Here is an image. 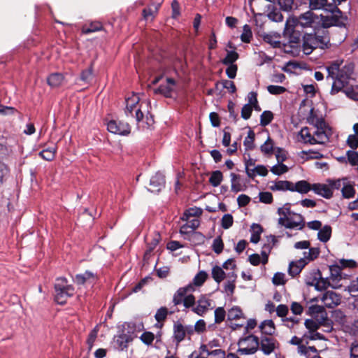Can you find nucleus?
I'll list each match as a JSON object with an SVG mask.
<instances>
[{
    "label": "nucleus",
    "mask_w": 358,
    "mask_h": 358,
    "mask_svg": "<svg viewBox=\"0 0 358 358\" xmlns=\"http://www.w3.org/2000/svg\"><path fill=\"white\" fill-rule=\"evenodd\" d=\"M343 61H334L326 66L328 73L327 79L331 78L333 80L331 94H336L341 92L352 78L354 71V64L348 63L344 65Z\"/></svg>",
    "instance_id": "f257e3e1"
},
{
    "label": "nucleus",
    "mask_w": 358,
    "mask_h": 358,
    "mask_svg": "<svg viewBox=\"0 0 358 358\" xmlns=\"http://www.w3.org/2000/svg\"><path fill=\"white\" fill-rule=\"evenodd\" d=\"M302 41V50L307 55L317 48L324 50L330 46L329 33L324 29H315L313 33L304 34Z\"/></svg>",
    "instance_id": "f03ea898"
},
{
    "label": "nucleus",
    "mask_w": 358,
    "mask_h": 358,
    "mask_svg": "<svg viewBox=\"0 0 358 358\" xmlns=\"http://www.w3.org/2000/svg\"><path fill=\"white\" fill-rule=\"evenodd\" d=\"M324 11L326 15H320L322 29H326L332 26L341 27L345 25L348 18L336 5H329Z\"/></svg>",
    "instance_id": "7ed1b4c3"
},
{
    "label": "nucleus",
    "mask_w": 358,
    "mask_h": 358,
    "mask_svg": "<svg viewBox=\"0 0 358 358\" xmlns=\"http://www.w3.org/2000/svg\"><path fill=\"white\" fill-rule=\"evenodd\" d=\"M55 300L59 304H64L69 297L74 294L75 289L72 285H69L65 278H57L55 284Z\"/></svg>",
    "instance_id": "20e7f679"
},
{
    "label": "nucleus",
    "mask_w": 358,
    "mask_h": 358,
    "mask_svg": "<svg viewBox=\"0 0 358 358\" xmlns=\"http://www.w3.org/2000/svg\"><path fill=\"white\" fill-rule=\"evenodd\" d=\"M309 122L312 124H314L315 128L313 131V135H314V138L315 140V144H325L329 140V135L331 134V130L329 127L327 125L326 122L322 119L316 118L315 120L311 116L309 117Z\"/></svg>",
    "instance_id": "39448f33"
},
{
    "label": "nucleus",
    "mask_w": 358,
    "mask_h": 358,
    "mask_svg": "<svg viewBox=\"0 0 358 358\" xmlns=\"http://www.w3.org/2000/svg\"><path fill=\"white\" fill-rule=\"evenodd\" d=\"M136 324L134 322L126 323L124 325L123 332L115 338V346L119 350H124L127 348L128 343L131 342L136 336L135 330Z\"/></svg>",
    "instance_id": "423d86ee"
},
{
    "label": "nucleus",
    "mask_w": 358,
    "mask_h": 358,
    "mask_svg": "<svg viewBox=\"0 0 358 358\" xmlns=\"http://www.w3.org/2000/svg\"><path fill=\"white\" fill-rule=\"evenodd\" d=\"M356 266V262L353 260L341 259L340 265L334 264L329 266L330 276L327 278L330 284L331 281L334 285H339L338 282L342 279L341 270L342 268L350 267L353 268Z\"/></svg>",
    "instance_id": "0eeeda50"
},
{
    "label": "nucleus",
    "mask_w": 358,
    "mask_h": 358,
    "mask_svg": "<svg viewBox=\"0 0 358 358\" xmlns=\"http://www.w3.org/2000/svg\"><path fill=\"white\" fill-rule=\"evenodd\" d=\"M238 352L241 355H252L259 347V339L254 335H249L238 342Z\"/></svg>",
    "instance_id": "6e6552de"
},
{
    "label": "nucleus",
    "mask_w": 358,
    "mask_h": 358,
    "mask_svg": "<svg viewBox=\"0 0 358 358\" xmlns=\"http://www.w3.org/2000/svg\"><path fill=\"white\" fill-rule=\"evenodd\" d=\"M299 29L293 24H291L289 20L286 21L283 35L287 39L290 48L297 47L301 41V33Z\"/></svg>",
    "instance_id": "1a4fd4ad"
},
{
    "label": "nucleus",
    "mask_w": 358,
    "mask_h": 358,
    "mask_svg": "<svg viewBox=\"0 0 358 358\" xmlns=\"http://www.w3.org/2000/svg\"><path fill=\"white\" fill-rule=\"evenodd\" d=\"M317 19V16L309 10L301 14L298 17L292 19V22L298 28H315L314 24Z\"/></svg>",
    "instance_id": "9d476101"
},
{
    "label": "nucleus",
    "mask_w": 358,
    "mask_h": 358,
    "mask_svg": "<svg viewBox=\"0 0 358 358\" xmlns=\"http://www.w3.org/2000/svg\"><path fill=\"white\" fill-rule=\"evenodd\" d=\"M212 300L205 295H201L196 301V306L192 311L199 316L203 317L206 313L213 309Z\"/></svg>",
    "instance_id": "9b49d317"
},
{
    "label": "nucleus",
    "mask_w": 358,
    "mask_h": 358,
    "mask_svg": "<svg viewBox=\"0 0 358 358\" xmlns=\"http://www.w3.org/2000/svg\"><path fill=\"white\" fill-rule=\"evenodd\" d=\"M107 129L112 134L120 136H127L130 133L129 124L121 121H109L107 124Z\"/></svg>",
    "instance_id": "f8f14e48"
},
{
    "label": "nucleus",
    "mask_w": 358,
    "mask_h": 358,
    "mask_svg": "<svg viewBox=\"0 0 358 358\" xmlns=\"http://www.w3.org/2000/svg\"><path fill=\"white\" fill-rule=\"evenodd\" d=\"M306 285L309 286H315V289L319 291L324 290L329 286L333 288H337L341 286L334 285L331 281H330L329 284L327 278L326 279L322 278L319 271L317 273L314 274L313 281H309L308 280H306Z\"/></svg>",
    "instance_id": "ddd939ff"
},
{
    "label": "nucleus",
    "mask_w": 358,
    "mask_h": 358,
    "mask_svg": "<svg viewBox=\"0 0 358 358\" xmlns=\"http://www.w3.org/2000/svg\"><path fill=\"white\" fill-rule=\"evenodd\" d=\"M341 299V296L334 291L325 292L322 298L324 306L329 308H333L340 304Z\"/></svg>",
    "instance_id": "4468645a"
},
{
    "label": "nucleus",
    "mask_w": 358,
    "mask_h": 358,
    "mask_svg": "<svg viewBox=\"0 0 358 358\" xmlns=\"http://www.w3.org/2000/svg\"><path fill=\"white\" fill-rule=\"evenodd\" d=\"M175 86V80L167 78L166 84H161L157 88L154 90V92L155 94H162L166 97H171Z\"/></svg>",
    "instance_id": "2eb2a0df"
},
{
    "label": "nucleus",
    "mask_w": 358,
    "mask_h": 358,
    "mask_svg": "<svg viewBox=\"0 0 358 358\" xmlns=\"http://www.w3.org/2000/svg\"><path fill=\"white\" fill-rule=\"evenodd\" d=\"M150 185L151 187V189H149L150 192L154 193L159 192L165 185L164 176L160 172H157L150 178Z\"/></svg>",
    "instance_id": "dca6fc26"
},
{
    "label": "nucleus",
    "mask_w": 358,
    "mask_h": 358,
    "mask_svg": "<svg viewBox=\"0 0 358 358\" xmlns=\"http://www.w3.org/2000/svg\"><path fill=\"white\" fill-rule=\"evenodd\" d=\"M261 350L266 355L271 354L275 348V340L267 336H262L259 341Z\"/></svg>",
    "instance_id": "f3484780"
},
{
    "label": "nucleus",
    "mask_w": 358,
    "mask_h": 358,
    "mask_svg": "<svg viewBox=\"0 0 358 358\" xmlns=\"http://www.w3.org/2000/svg\"><path fill=\"white\" fill-rule=\"evenodd\" d=\"M231 178V190L234 193L243 192L246 189L247 186L241 178V176L235 173H230Z\"/></svg>",
    "instance_id": "a211bd4d"
},
{
    "label": "nucleus",
    "mask_w": 358,
    "mask_h": 358,
    "mask_svg": "<svg viewBox=\"0 0 358 358\" xmlns=\"http://www.w3.org/2000/svg\"><path fill=\"white\" fill-rule=\"evenodd\" d=\"M265 13L271 21L280 22L283 20V15L280 10L273 3H268L266 6Z\"/></svg>",
    "instance_id": "6ab92c4d"
},
{
    "label": "nucleus",
    "mask_w": 358,
    "mask_h": 358,
    "mask_svg": "<svg viewBox=\"0 0 358 358\" xmlns=\"http://www.w3.org/2000/svg\"><path fill=\"white\" fill-rule=\"evenodd\" d=\"M267 243L264 244L262 247V250L261 255L262 256V262L263 264H266L268 262V255L272 249V248L277 243V239L275 236L270 235L266 237Z\"/></svg>",
    "instance_id": "aec40b11"
},
{
    "label": "nucleus",
    "mask_w": 358,
    "mask_h": 358,
    "mask_svg": "<svg viewBox=\"0 0 358 358\" xmlns=\"http://www.w3.org/2000/svg\"><path fill=\"white\" fill-rule=\"evenodd\" d=\"M73 280L78 285H84L85 283L92 284L96 281V275L92 272L86 271L84 273L76 275Z\"/></svg>",
    "instance_id": "412c9836"
},
{
    "label": "nucleus",
    "mask_w": 358,
    "mask_h": 358,
    "mask_svg": "<svg viewBox=\"0 0 358 358\" xmlns=\"http://www.w3.org/2000/svg\"><path fill=\"white\" fill-rule=\"evenodd\" d=\"M312 190L317 194L325 198L330 199L333 196V192L329 185L316 183L312 185Z\"/></svg>",
    "instance_id": "4be33fe9"
},
{
    "label": "nucleus",
    "mask_w": 358,
    "mask_h": 358,
    "mask_svg": "<svg viewBox=\"0 0 358 358\" xmlns=\"http://www.w3.org/2000/svg\"><path fill=\"white\" fill-rule=\"evenodd\" d=\"M313 132L307 127H303L299 132V141L310 145H315V138Z\"/></svg>",
    "instance_id": "5701e85b"
},
{
    "label": "nucleus",
    "mask_w": 358,
    "mask_h": 358,
    "mask_svg": "<svg viewBox=\"0 0 358 358\" xmlns=\"http://www.w3.org/2000/svg\"><path fill=\"white\" fill-rule=\"evenodd\" d=\"M306 262L303 261L301 258L296 262H292L289 265L288 273L289 274L294 277L298 275L302 268L306 265Z\"/></svg>",
    "instance_id": "b1692460"
},
{
    "label": "nucleus",
    "mask_w": 358,
    "mask_h": 358,
    "mask_svg": "<svg viewBox=\"0 0 358 358\" xmlns=\"http://www.w3.org/2000/svg\"><path fill=\"white\" fill-rule=\"evenodd\" d=\"M310 189L312 186L306 180H300L294 184L292 182V192H297L300 194H306Z\"/></svg>",
    "instance_id": "393cba45"
},
{
    "label": "nucleus",
    "mask_w": 358,
    "mask_h": 358,
    "mask_svg": "<svg viewBox=\"0 0 358 358\" xmlns=\"http://www.w3.org/2000/svg\"><path fill=\"white\" fill-rule=\"evenodd\" d=\"M139 101V98L135 95L126 99L125 114L127 117H134L133 111Z\"/></svg>",
    "instance_id": "a878e982"
},
{
    "label": "nucleus",
    "mask_w": 358,
    "mask_h": 358,
    "mask_svg": "<svg viewBox=\"0 0 358 358\" xmlns=\"http://www.w3.org/2000/svg\"><path fill=\"white\" fill-rule=\"evenodd\" d=\"M259 329L265 336H271L275 332V325L271 320H264L259 325Z\"/></svg>",
    "instance_id": "bb28decb"
},
{
    "label": "nucleus",
    "mask_w": 358,
    "mask_h": 358,
    "mask_svg": "<svg viewBox=\"0 0 358 358\" xmlns=\"http://www.w3.org/2000/svg\"><path fill=\"white\" fill-rule=\"evenodd\" d=\"M174 338L178 343L184 340L186 335V329L185 327L180 322H176L173 326Z\"/></svg>",
    "instance_id": "cd10ccee"
},
{
    "label": "nucleus",
    "mask_w": 358,
    "mask_h": 358,
    "mask_svg": "<svg viewBox=\"0 0 358 358\" xmlns=\"http://www.w3.org/2000/svg\"><path fill=\"white\" fill-rule=\"evenodd\" d=\"M64 79V77L63 74L59 73H54L48 76V83L52 87H57L62 84Z\"/></svg>",
    "instance_id": "c85d7f7f"
},
{
    "label": "nucleus",
    "mask_w": 358,
    "mask_h": 358,
    "mask_svg": "<svg viewBox=\"0 0 358 358\" xmlns=\"http://www.w3.org/2000/svg\"><path fill=\"white\" fill-rule=\"evenodd\" d=\"M331 236V227L329 225H324L319 229L317 238L322 243H327Z\"/></svg>",
    "instance_id": "c756f323"
},
{
    "label": "nucleus",
    "mask_w": 358,
    "mask_h": 358,
    "mask_svg": "<svg viewBox=\"0 0 358 358\" xmlns=\"http://www.w3.org/2000/svg\"><path fill=\"white\" fill-rule=\"evenodd\" d=\"M308 3L310 10H326L329 5H332L327 0H308Z\"/></svg>",
    "instance_id": "7c9ffc66"
},
{
    "label": "nucleus",
    "mask_w": 358,
    "mask_h": 358,
    "mask_svg": "<svg viewBox=\"0 0 358 358\" xmlns=\"http://www.w3.org/2000/svg\"><path fill=\"white\" fill-rule=\"evenodd\" d=\"M292 182L287 180H279L271 186V189L273 191H285L289 190L292 192Z\"/></svg>",
    "instance_id": "2f4dec72"
},
{
    "label": "nucleus",
    "mask_w": 358,
    "mask_h": 358,
    "mask_svg": "<svg viewBox=\"0 0 358 358\" xmlns=\"http://www.w3.org/2000/svg\"><path fill=\"white\" fill-rule=\"evenodd\" d=\"M161 3H152L148 8H145L143 10V15L145 20H149L150 18L153 19L155 13H157L159 8L160 7Z\"/></svg>",
    "instance_id": "473e14b6"
},
{
    "label": "nucleus",
    "mask_w": 358,
    "mask_h": 358,
    "mask_svg": "<svg viewBox=\"0 0 358 358\" xmlns=\"http://www.w3.org/2000/svg\"><path fill=\"white\" fill-rule=\"evenodd\" d=\"M308 251L303 252V257L301 259L308 264L309 262L316 259L320 255V249L318 248H310Z\"/></svg>",
    "instance_id": "72a5a7b5"
},
{
    "label": "nucleus",
    "mask_w": 358,
    "mask_h": 358,
    "mask_svg": "<svg viewBox=\"0 0 358 358\" xmlns=\"http://www.w3.org/2000/svg\"><path fill=\"white\" fill-rule=\"evenodd\" d=\"M56 152V147H50L41 150L39 152V156L41 157L44 160L52 161L55 157Z\"/></svg>",
    "instance_id": "f704fd0d"
},
{
    "label": "nucleus",
    "mask_w": 358,
    "mask_h": 358,
    "mask_svg": "<svg viewBox=\"0 0 358 358\" xmlns=\"http://www.w3.org/2000/svg\"><path fill=\"white\" fill-rule=\"evenodd\" d=\"M304 224L303 223V218L300 215H297V220H294L291 217H288L287 222L286 224V228L287 229H301Z\"/></svg>",
    "instance_id": "c9c22d12"
},
{
    "label": "nucleus",
    "mask_w": 358,
    "mask_h": 358,
    "mask_svg": "<svg viewBox=\"0 0 358 358\" xmlns=\"http://www.w3.org/2000/svg\"><path fill=\"white\" fill-rule=\"evenodd\" d=\"M211 274L214 280L217 283L221 282V281L224 280L226 275L222 268L218 266L213 267Z\"/></svg>",
    "instance_id": "e433bc0d"
},
{
    "label": "nucleus",
    "mask_w": 358,
    "mask_h": 358,
    "mask_svg": "<svg viewBox=\"0 0 358 358\" xmlns=\"http://www.w3.org/2000/svg\"><path fill=\"white\" fill-rule=\"evenodd\" d=\"M223 179L222 173L220 171H213L210 178L209 182L213 187H217L220 185Z\"/></svg>",
    "instance_id": "4c0bfd02"
},
{
    "label": "nucleus",
    "mask_w": 358,
    "mask_h": 358,
    "mask_svg": "<svg viewBox=\"0 0 358 358\" xmlns=\"http://www.w3.org/2000/svg\"><path fill=\"white\" fill-rule=\"evenodd\" d=\"M93 78V69L92 66L83 70L77 80H81L86 84H89Z\"/></svg>",
    "instance_id": "58836bf2"
},
{
    "label": "nucleus",
    "mask_w": 358,
    "mask_h": 358,
    "mask_svg": "<svg viewBox=\"0 0 358 358\" xmlns=\"http://www.w3.org/2000/svg\"><path fill=\"white\" fill-rule=\"evenodd\" d=\"M264 41L270 44L273 48L280 47V42L278 40V36L271 34H265L263 36Z\"/></svg>",
    "instance_id": "ea45409f"
},
{
    "label": "nucleus",
    "mask_w": 358,
    "mask_h": 358,
    "mask_svg": "<svg viewBox=\"0 0 358 358\" xmlns=\"http://www.w3.org/2000/svg\"><path fill=\"white\" fill-rule=\"evenodd\" d=\"M255 159H253L249 157L248 159L245 158L244 159V164H245V173L247 176L252 179H254V174L252 171V168L255 166Z\"/></svg>",
    "instance_id": "a19ab883"
},
{
    "label": "nucleus",
    "mask_w": 358,
    "mask_h": 358,
    "mask_svg": "<svg viewBox=\"0 0 358 358\" xmlns=\"http://www.w3.org/2000/svg\"><path fill=\"white\" fill-rule=\"evenodd\" d=\"M280 9L283 11H290L297 7L294 0H278Z\"/></svg>",
    "instance_id": "79ce46f5"
},
{
    "label": "nucleus",
    "mask_w": 358,
    "mask_h": 358,
    "mask_svg": "<svg viewBox=\"0 0 358 358\" xmlns=\"http://www.w3.org/2000/svg\"><path fill=\"white\" fill-rule=\"evenodd\" d=\"M251 228L253 234L251 235L250 241L253 243H257L260 240V234L262 231V228L258 224H252Z\"/></svg>",
    "instance_id": "37998d69"
},
{
    "label": "nucleus",
    "mask_w": 358,
    "mask_h": 358,
    "mask_svg": "<svg viewBox=\"0 0 358 358\" xmlns=\"http://www.w3.org/2000/svg\"><path fill=\"white\" fill-rule=\"evenodd\" d=\"M301 157L305 159L306 160H308L310 159H321L323 157V155L317 151L309 150L308 151H301Z\"/></svg>",
    "instance_id": "c03bdc74"
},
{
    "label": "nucleus",
    "mask_w": 358,
    "mask_h": 358,
    "mask_svg": "<svg viewBox=\"0 0 358 358\" xmlns=\"http://www.w3.org/2000/svg\"><path fill=\"white\" fill-rule=\"evenodd\" d=\"M243 316L241 309L238 306H234L228 310L227 319L234 320L241 318Z\"/></svg>",
    "instance_id": "a18cd8bd"
},
{
    "label": "nucleus",
    "mask_w": 358,
    "mask_h": 358,
    "mask_svg": "<svg viewBox=\"0 0 358 358\" xmlns=\"http://www.w3.org/2000/svg\"><path fill=\"white\" fill-rule=\"evenodd\" d=\"M103 28L102 24L99 22H92L89 27H83L82 31L85 34H88L92 32H96L101 30Z\"/></svg>",
    "instance_id": "49530a36"
},
{
    "label": "nucleus",
    "mask_w": 358,
    "mask_h": 358,
    "mask_svg": "<svg viewBox=\"0 0 358 358\" xmlns=\"http://www.w3.org/2000/svg\"><path fill=\"white\" fill-rule=\"evenodd\" d=\"M358 86L356 87H351L346 89L343 88L342 92L346 95L347 97L353 100L358 101Z\"/></svg>",
    "instance_id": "de8ad7c7"
},
{
    "label": "nucleus",
    "mask_w": 358,
    "mask_h": 358,
    "mask_svg": "<svg viewBox=\"0 0 358 358\" xmlns=\"http://www.w3.org/2000/svg\"><path fill=\"white\" fill-rule=\"evenodd\" d=\"M273 119V115L270 110L264 111L260 116V125L265 127L269 124Z\"/></svg>",
    "instance_id": "09e8293b"
},
{
    "label": "nucleus",
    "mask_w": 358,
    "mask_h": 358,
    "mask_svg": "<svg viewBox=\"0 0 358 358\" xmlns=\"http://www.w3.org/2000/svg\"><path fill=\"white\" fill-rule=\"evenodd\" d=\"M262 152L264 155H271L273 151V142L270 137L260 147Z\"/></svg>",
    "instance_id": "8fccbe9b"
},
{
    "label": "nucleus",
    "mask_w": 358,
    "mask_h": 358,
    "mask_svg": "<svg viewBox=\"0 0 358 358\" xmlns=\"http://www.w3.org/2000/svg\"><path fill=\"white\" fill-rule=\"evenodd\" d=\"M252 37V33L250 27L248 24H245L241 35V40L244 43H250Z\"/></svg>",
    "instance_id": "3c124183"
},
{
    "label": "nucleus",
    "mask_w": 358,
    "mask_h": 358,
    "mask_svg": "<svg viewBox=\"0 0 358 358\" xmlns=\"http://www.w3.org/2000/svg\"><path fill=\"white\" fill-rule=\"evenodd\" d=\"M254 140L255 133L253 131L250 130L243 141V145L246 150H252L254 148Z\"/></svg>",
    "instance_id": "603ef678"
},
{
    "label": "nucleus",
    "mask_w": 358,
    "mask_h": 358,
    "mask_svg": "<svg viewBox=\"0 0 358 358\" xmlns=\"http://www.w3.org/2000/svg\"><path fill=\"white\" fill-rule=\"evenodd\" d=\"M238 58V54L234 50L227 51L226 57L222 60V63L224 64H234V62H236Z\"/></svg>",
    "instance_id": "864d4df0"
},
{
    "label": "nucleus",
    "mask_w": 358,
    "mask_h": 358,
    "mask_svg": "<svg viewBox=\"0 0 358 358\" xmlns=\"http://www.w3.org/2000/svg\"><path fill=\"white\" fill-rule=\"evenodd\" d=\"M271 171L277 176H280L288 171V167L282 163L277 164L273 166L271 169Z\"/></svg>",
    "instance_id": "5fc2aeb1"
},
{
    "label": "nucleus",
    "mask_w": 358,
    "mask_h": 358,
    "mask_svg": "<svg viewBox=\"0 0 358 358\" xmlns=\"http://www.w3.org/2000/svg\"><path fill=\"white\" fill-rule=\"evenodd\" d=\"M236 278V275L233 274V279L228 280L224 284V292L227 294L228 296L231 295L234 292Z\"/></svg>",
    "instance_id": "6e6d98bb"
},
{
    "label": "nucleus",
    "mask_w": 358,
    "mask_h": 358,
    "mask_svg": "<svg viewBox=\"0 0 358 358\" xmlns=\"http://www.w3.org/2000/svg\"><path fill=\"white\" fill-rule=\"evenodd\" d=\"M342 195L344 198L350 199L355 194V188L350 185H344L341 189Z\"/></svg>",
    "instance_id": "4d7b16f0"
},
{
    "label": "nucleus",
    "mask_w": 358,
    "mask_h": 358,
    "mask_svg": "<svg viewBox=\"0 0 358 358\" xmlns=\"http://www.w3.org/2000/svg\"><path fill=\"white\" fill-rule=\"evenodd\" d=\"M207 273L203 271H199L193 279V286H201L206 280Z\"/></svg>",
    "instance_id": "13d9d810"
},
{
    "label": "nucleus",
    "mask_w": 358,
    "mask_h": 358,
    "mask_svg": "<svg viewBox=\"0 0 358 358\" xmlns=\"http://www.w3.org/2000/svg\"><path fill=\"white\" fill-rule=\"evenodd\" d=\"M215 322L220 324L224 320L226 312L223 307H218L215 310Z\"/></svg>",
    "instance_id": "bf43d9fd"
},
{
    "label": "nucleus",
    "mask_w": 358,
    "mask_h": 358,
    "mask_svg": "<svg viewBox=\"0 0 358 358\" xmlns=\"http://www.w3.org/2000/svg\"><path fill=\"white\" fill-rule=\"evenodd\" d=\"M234 222L233 216L231 214H225L221 220V226L223 229H227L230 228Z\"/></svg>",
    "instance_id": "052dcab7"
},
{
    "label": "nucleus",
    "mask_w": 358,
    "mask_h": 358,
    "mask_svg": "<svg viewBox=\"0 0 358 358\" xmlns=\"http://www.w3.org/2000/svg\"><path fill=\"white\" fill-rule=\"evenodd\" d=\"M168 315V309L166 307H161L159 308L155 315V320L158 322H161L166 318Z\"/></svg>",
    "instance_id": "680f3d73"
},
{
    "label": "nucleus",
    "mask_w": 358,
    "mask_h": 358,
    "mask_svg": "<svg viewBox=\"0 0 358 358\" xmlns=\"http://www.w3.org/2000/svg\"><path fill=\"white\" fill-rule=\"evenodd\" d=\"M196 301L195 300V297L192 294H188L183 299V306L186 308H191V310L193 307L196 306Z\"/></svg>",
    "instance_id": "e2e57ef3"
},
{
    "label": "nucleus",
    "mask_w": 358,
    "mask_h": 358,
    "mask_svg": "<svg viewBox=\"0 0 358 358\" xmlns=\"http://www.w3.org/2000/svg\"><path fill=\"white\" fill-rule=\"evenodd\" d=\"M223 247H224V244H223L221 237L218 236L213 240L212 248H213V251L215 253H217V254L221 253L223 250Z\"/></svg>",
    "instance_id": "0e129e2a"
},
{
    "label": "nucleus",
    "mask_w": 358,
    "mask_h": 358,
    "mask_svg": "<svg viewBox=\"0 0 358 358\" xmlns=\"http://www.w3.org/2000/svg\"><path fill=\"white\" fill-rule=\"evenodd\" d=\"M259 201L264 203L270 204L273 201V195L269 192H262L259 194Z\"/></svg>",
    "instance_id": "69168bd1"
},
{
    "label": "nucleus",
    "mask_w": 358,
    "mask_h": 358,
    "mask_svg": "<svg viewBox=\"0 0 358 358\" xmlns=\"http://www.w3.org/2000/svg\"><path fill=\"white\" fill-rule=\"evenodd\" d=\"M348 162L352 166L358 164V152L354 150H348L346 153Z\"/></svg>",
    "instance_id": "338daca9"
},
{
    "label": "nucleus",
    "mask_w": 358,
    "mask_h": 358,
    "mask_svg": "<svg viewBox=\"0 0 358 358\" xmlns=\"http://www.w3.org/2000/svg\"><path fill=\"white\" fill-rule=\"evenodd\" d=\"M348 290L353 296L358 295V277L356 278V280L351 282L348 287Z\"/></svg>",
    "instance_id": "774afa93"
}]
</instances>
